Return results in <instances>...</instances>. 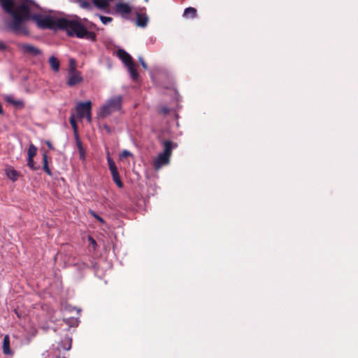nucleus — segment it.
<instances>
[{
    "instance_id": "23",
    "label": "nucleus",
    "mask_w": 358,
    "mask_h": 358,
    "mask_svg": "<svg viewBox=\"0 0 358 358\" xmlns=\"http://www.w3.org/2000/svg\"><path fill=\"white\" fill-rule=\"evenodd\" d=\"M37 148L33 144H31L27 150L28 158H34L36 155Z\"/></svg>"
},
{
    "instance_id": "5",
    "label": "nucleus",
    "mask_w": 358,
    "mask_h": 358,
    "mask_svg": "<svg viewBox=\"0 0 358 358\" xmlns=\"http://www.w3.org/2000/svg\"><path fill=\"white\" fill-rule=\"evenodd\" d=\"M77 117L80 119L85 117L88 122H92V102H79L76 107Z\"/></svg>"
},
{
    "instance_id": "19",
    "label": "nucleus",
    "mask_w": 358,
    "mask_h": 358,
    "mask_svg": "<svg viewBox=\"0 0 358 358\" xmlns=\"http://www.w3.org/2000/svg\"><path fill=\"white\" fill-rule=\"evenodd\" d=\"M127 67L128 71H129V72L130 73L131 78L133 80H136L138 78V73L136 71V64L133 62L131 64H129Z\"/></svg>"
},
{
    "instance_id": "8",
    "label": "nucleus",
    "mask_w": 358,
    "mask_h": 358,
    "mask_svg": "<svg viewBox=\"0 0 358 358\" xmlns=\"http://www.w3.org/2000/svg\"><path fill=\"white\" fill-rule=\"evenodd\" d=\"M115 10L122 16H125L131 13V8L130 6L127 3H118L115 6Z\"/></svg>"
},
{
    "instance_id": "1",
    "label": "nucleus",
    "mask_w": 358,
    "mask_h": 358,
    "mask_svg": "<svg viewBox=\"0 0 358 358\" xmlns=\"http://www.w3.org/2000/svg\"><path fill=\"white\" fill-rule=\"evenodd\" d=\"M1 6L13 20L9 28L15 34H28L25 22L31 19L41 29H60L61 17L34 14L38 6L31 0H0Z\"/></svg>"
},
{
    "instance_id": "32",
    "label": "nucleus",
    "mask_w": 358,
    "mask_h": 358,
    "mask_svg": "<svg viewBox=\"0 0 358 358\" xmlns=\"http://www.w3.org/2000/svg\"><path fill=\"white\" fill-rule=\"evenodd\" d=\"M129 156H132V154L127 150H124L122 151V154H121V157H129Z\"/></svg>"
},
{
    "instance_id": "37",
    "label": "nucleus",
    "mask_w": 358,
    "mask_h": 358,
    "mask_svg": "<svg viewBox=\"0 0 358 358\" xmlns=\"http://www.w3.org/2000/svg\"><path fill=\"white\" fill-rule=\"evenodd\" d=\"M145 1H148V0H145Z\"/></svg>"
},
{
    "instance_id": "25",
    "label": "nucleus",
    "mask_w": 358,
    "mask_h": 358,
    "mask_svg": "<svg viewBox=\"0 0 358 358\" xmlns=\"http://www.w3.org/2000/svg\"><path fill=\"white\" fill-rule=\"evenodd\" d=\"M77 71L78 70L76 69V60L74 59H71L69 61V67L68 72H73V71Z\"/></svg>"
},
{
    "instance_id": "15",
    "label": "nucleus",
    "mask_w": 358,
    "mask_h": 358,
    "mask_svg": "<svg viewBox=\"0 0 358 358\" xmlns=\"http://www.w3.org/2000/svg\"><path fill=\"white\" fill-rule=\"evenodd\" d=\"M59 350L63 349L64 350H69L71 348V338L69 336H65L62 338L59 346Z\"/></svg>"
},
{
    "instance_id": "26",
    "label": "nucleus",
    "mask_w": 358,
    "mask_h": 358,
    "mask_svg": "<svg viewBox=\"0 0 358 358\" xmlns=\"http://www.w3.org/2000/svg\"><path fill=\"white\" fill-rule=\"evenodd\" d=\"M99 18H100L101 22L103 24H107L111 22L113 20V18L110 17H106V16H103V15H99Z\"/></svg>"
},
{
    "instance_id": "30",
    "label": "nucleus",
    "mask_w": 358,
    "mask_h": 358,
    "mask_svg": "<svg viewBox=\"0 0 358 358\" xmlns=\"http://www.w3.org/2000/svg\"><path fill=\"white\" fill-rule=\"evenodd\" d=\"M88 241L93 246L94 249H96V247L97 245L96 241L91 236H89Z\"/></svg>"
},
{
    "instance_id": "31",
    "label": "nucleus",
    "mask_w": 358,
    "mask_h": 358,
    "mask_svg": "<svg viewBox=\"0 0 358 358\" xmlns=\"http://www.w3.org/2000/svg\"><path fill=\"white\" fill-rule=\"evenodd\" d=\"M138 61H139L140 64H141V66H143V68L144 69H148V66H147L146 63L145 62V61H144L143 57H138Z\"/></svg>"
},
{
    "instance_id": "24",
    "label": "nucleus",
    "mask_w": 358,
    "mask_h": 358,
    "mask_svg": "<svg viewBox=\"0 0 358 358\" xmlns=\"http://www.w3.org/2000/svg\"><path fill=\"white\" fill-rule=\"evenodd\" d=\"M107 161L109 166V169L110 172H114L115 171H117L116 165L112 158L110 157L109 153L108 154Z\"/></svg>"
},
{
    "instance_id": "12",
    "label": "nucleus",
    "mask_w": 358,
    "mask_h": 358,
    "mask_svg": "<svg viewBox=\"0 0 358 358\" xmlns=\"http://www.w3.org/2000/svg\"><path fill=\"white\" fill-rule=\"evenodd\" d=\"M148 17L145 13H136V25L141 27H145L148 24Z\"/></svg>"
},
{
    "instance_id": "14",
    "label": "nucleus",
    "mask_w": 358,
    "mask_h": 358,
    "mask_svg": "<svg viewBox=\"0 0 358 358\" xmlns=\"http://www.w3.org/2000/svg\"><path fill=\"white\" fill-rule=\"evenodd\" d=\"M94 4L99 9L106 11L110 3L114 0H92Z\"/></svg>"
},
{
    "instance_id": "22",
    "label": "nucleus",
    "mask_w": 358,
    "mask_h": 358,
    "mask_svg": "<svg viewBox=\"0 0 358 358\" xmlns=\"http://www.w3.org/2000/svg\"><path fill=\"white\" fill-rule=\"evenodd\" d=\"M43 169L49 176L52 175V172L48 167V155L45 153H44L43 155Z\"/></svg>"
},
{
    "instance_id": "4",
    "label": "nucleus",
    "mask_w": 358,
    "mask_h": 358,
    "mask_svg": "<svg viewBox=\"0 0 358 358\" xmlns=\"http://www.w3.org/2000/svg\"><path fill=\"white\" fill-rule=\"evenodd\" d=\"M121 106L122 97L120 96L112 97L100 108L99 116L101 118H104L111 113L120 110Z\"/></svg>"
},
{
    "instance_id": "7",
    "label": "nucleus",
    "mask_w": 358,
    "mask_h": 358,
    "mask_svg": "<svg viewBox=\"0 0 358 358\" xmlns=\"http://www.w3.org/2000/svg\"><path fill=\"white\" fill-rule=\"evenodd\" d=\"M83 78L80 71L68 72L66 84L69 87H73L83 82Z\"/></svg>"
},
{
    "instance_id": "17",
    "label": "nucleus",
    "mask_w": 358,
    "mask_h": 358,
    "mask_svg": "<svg viewBox=\"0 0 358 358\" xmlns=\"http://www.w3.org/2000/svg\"><path fill=\"white\" fill-rule=\"evenodd\" d=\"M197 16V10L193 7H188L185 9L183 13V17L185 18H196Z\"/></svg>"
},
{
    "instance_id": "38",
    "label": "nucleus",
    "mask_w": 358,
    "mask_h": 358,
    "mask_svg": "<svg viewBox=\"0 0 358 358\" xmlns=\"http://www.w3.org/2000/svg\"><path fill=\"white\" fill-rule=\"evenodd\" d=\"M44 358H45V357H44Z\"/></svg>"
},
{
    "instance_id": "10",
    "label": "nucleus",
    "mask_w": 358,
    "mask_h": 358,
    "mask_svg": "<svg viewBox=\"0 0 358 358\" xmlns=\"http://www.w3.org/2000/svg\"><path fill=\"white\" fill-rule=\"evenodd\" d=\"M117 55L127 66L134 62L131 55L124 50H119Z\"/></svg>"
},
{
    "instance_id": "3",
    "label": "nucleus",
    "mask_w": 358,
    "mask_h": 358,
    "mask_svg": "<svg viewBox=\"0 0 358 358\" xmlns=\"http://www.w3.org/2000/svg\"><path fill=\"white\" fill-rule=\"evenodd\" d=\"M162 145L163 151L154 160V167L157 171L169 164L173 149L177 146V144L173 143L171 141L166 140L163 141Z\"/></svg>"
},
{
    "instance_id": "13",
    "label": "nucleus",
    "mask_w": 358,
    "mask_h": 358,
    "mask_svg": "<svg viewBox=\"0 0 358 358\" xmlns=\"http://www.w3.org/2000/svg\"><path fill=\"white\" fill-rule=\"evenodd\" d=\"M59 350L58 348L52 347L48 350L43 356L45 358H66L59 355Z\"/></svg>"
},
{
    "instance_id": "6",
    "label": "nucleus",
    "mask_w": 358,
    "mask_h": 358,
    "mask_svg": "<svg viewBox=\"0 0 358 358\" xmlns=\"http://www.w3.org/2000/svg\"><path fill=\"white\" fill-rule=\"evenodd\" d=\"M17 47L19 51L25 55L36 57L42 55V51L39 48L29 43H19Z\"/></svg>"
},
{
    "instance_id": "9",
    "label": "nucleus",
    "mask_w": 358,
    "mask_h": 358,
    "mask_svg": "<svg viewBox=\"0 0 358 358\" xmlns=\"http://www.w3.org/2000/svg\"><path fill=\"white\" fill-rule=\"evenodd\" d=\"M5 173L6 176L13 182L16 181L20 176V173L17 172L13 166H8L5 168Z\"/></svg>"
},
{
    "instance_id": "27",
    "label": "nucleus",
    "mask_w": 358,
    "mask_h": 358,
    "mask_svg": "<svg viewBox=\"0 0 358 358\" xmlns=\"http://www.w3.org/2000/svg\"><path fill=\"white\" fill-rule=\"evenodd\" d=\"M27 165L32 170H36L37 168L35 166V163L33 158L27 159Z\"/></svg>"
},
{
    "instance_id": "28",
    "label": "nucleus",
    "mask_w": 358,
    "mask_h": 358,
    "mask_svg": "<svg viewBox=\"0 0 358 358\" xmlns=\"http://www.w3.org/2000/svg\"><path fill=\"white\" fill-rule=\"evenodd\" d=\"M89 212L98 221H99L101 223H104L103 219L99 215H97L94 211L90 210Z\"/></svg>"
},
{
    "instance_id": "34",
    "label": "nucleus",
    "mask_w": 358,
    "mask_h": 358,
    "mask_svg": "<svg viewBox=\"0 0 358 358\" xmlns=\"http://www.w3.org/2000/svg\"><path fill=\"white\" fill-rule=\"evenodd\" d=\"M2 113H3V109H2L1 104L0 103V114H2Z\"/></svg>"
},
{
    "instance_id": "33",
    "label": "nucleus",
    "mask_w": 358,
    "mask_h": 358,
    "mask_svg": "<svg viewBox=\"0 0 358 358\" xmlns=\"http://www.w3.org/2000/svg\"><path fill=\"white\" fill-rule=\"evenodd\" d=\"M6 49L7 45L2 41H0V51H3Z\"/></svg>"
},
{
    "instance_id": "16",
    "label": "nucleus",
    "mask_w": 358,
    "mask_h": 358,
    "mask_svg": "<svg viewBox=\"0 0 358 358\" xmlns=\"http://www.w3.org/2000/svg\"><path fill=\"white\" fill-rule=\"evenodd\" d=\"M3 352L6 355H12L13 352L10 348V337L6 335L3 340Z\"/></svg>"
},
{
    "instance_id": "11",
    "label": "nucleus",
    "mask_w": 358,
    "mask_h": 358,
    "mask_svg": "<svg viewBox=\"0 0 358 358\" xmlns=\"http://www.w3.org/2000/svg\"><path fill=\"white\" fill-rule=\"evenodd\" d=\"M70 124L73 129L74 136L77 142V145L79 148H81V142L79 139L78 133V126L75 120L74 114H71L69 117Z\"/></svg>"
},
{
    "instance_id": "35",
    "label": "nucleus",
    "mask_w": 358,
    "mask_h": 358,
    "mask_svg": "<svg viewBox=\"0 0 358 358\" xmlns=\"http://www.w3.org/2000/svg\"><path fill=\"white\" fill-rule=\"evenodd\" d=\"M47 145L50 149H52V145L50 142H47Z\"/></svg>"
},
{
    "instance_id": "36",
    "label": "nucleus",
    "mask_w": 358,
    "mask_h": 358,
    "mask_svg": "<svg viewBox=\"0 0 358 358\" xmlns=\"http://www.w3.org/2000/svg\"><path fill=\"white\" fill-rule=\"evenodd\" d=\"M13 103H14L15 104H18V103H19V102H15H15H13Z\"/></svg>"
},
{
    "instance_id": "21",
    "label": "nucleus",
    "mask_w": 358,
    "mask_h": 358,
    "mask_svg": "<svg viewBox=\"0 0 358 358\" xmlns=\"http://www.w3.org/2000/svg\"><path fill=\"white\" fill-rule=\"evenodd\" d=\"M80 5L82 8L88 9L92 7V0H72Z\"/></svg>"
},
{
    "instance_id": "20",
    "label": "nucleus",
    "mask_w": 358,
    "mask_h": 358,
    "mask_svg": "<svg viewBox=\"0 0 358 358\" xmlns=\"http://www.w3.org/2000/svg\"><path fill=\"white\" fill-rule=\"evenodd\" d=\"M110 173L115 183L117 185L118 187L122 188L123 187V183L120 179L118 171H115L114 172Z\"/></svg>"
},
{
    "instance_id": "18",
    "label": "nucleus",
    "mask_w": 358,
    "mask_h": 358,
    "mask_svg": "<svg viewBox=\"0 0 358 358\" xmlns=\"http://www.w3.org/2000/svg\"><path fill=\"white\" fill-rule=\"evenodd\" d=\"M48 62H49L51 69L55 72H58L59 71L60 63L57 57H55V56L52 55V56L50 57Z\"/></svg>"
},
{
    "instance_id": "2",
    "label": "nucleus",
    "mask_w": 358,
    "mask_h": 358,
    "mask_svg": "<svg viewBox=\"0 0 358 358\" xmlns=\"http://www.w3.org/2000/svg\"><path fill=\"white\" fill-rule=\"evenodd\" d=\"M60 29L66 30L69 36H76L78 38H85L94 41L96 40V34L87 29L78 16L71 17H61L59 21Z\"/></svg>"
},
{
    "instance_id": "29",
    "label": "nucleus",
    "mask_w": 358,
    "mask_h": 358,
    "mask_svg": "<svg viewBox=\"0 0 358 358\" xmlns=\"http://www.w3.org/2000/svg\"><path fill=\"white\" fill-rule=\"evenodd\" d=\"M159 113L163 115H166L169 113V108L166 106H162L159 110Z\"/></svg>"
}]
</instances>
